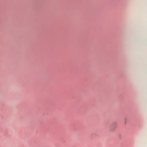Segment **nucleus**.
Segmentation results:
<instances>
[{"label":"nucleus","mask_w":147,"mask_h":147,"mask_svg":"<svg viewBox=\"0 0 147 147\" xmlns=\"http://www.w3.org/2000/svg\"><path fill=\"white\" fill-rule=\"evenodd\" d=\"M116 126V123L115 122H113L112 123L110 126V129L111 130H114Z\"/></svg>","instance_id":"nucleus-1"}]
</instances>
